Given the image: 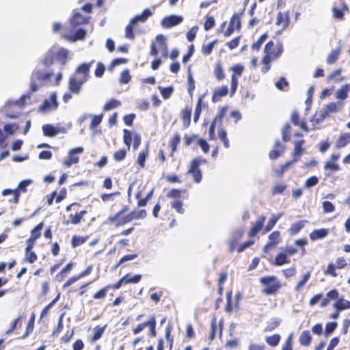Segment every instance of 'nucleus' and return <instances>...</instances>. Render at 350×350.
<instances>
[{
    "label": "nucleus",
    "mask_w": 350,
    "mask_h": 350,
    "mask_svg": "<svg viewBox=\"0 0 350 350\" xmlns=\"http://www.w3.org/2000/svg\"><path fill=\"white\" fill-rule=\"evenodd\" d=\"M54 75L53 70L50 68L44 67L40 64L33 71L30 81V93L23 95V105L31 103V94L36 92L40 87L50 82L51 77Z\"/></svg>",
    "instance_id": "obj_1"
},
{
    "label": "nucleus",
    "mask_w": 350,
    "mask_h": 350,
    "mask_svg": "<svg viewBox=\"0 0 350 350\" xmlns=\"http://www.w3.org/2000/svg\"><path fill=\"white\" fill-rule=\"evenodd\" d=\"M67 49H51L45 56L42 59V64L46 68H50L53 64L55 60H57L64 66L66 64V59L68 55Z\"/></svg>",
    "instance_id": "obj_2"
},
{
    "label": "nucleus",
    "mask_w": 350,
    "mask_h": 350,
    "mask_svg": "<svg viewBox=\"0 0 350 350\" xmlns=\"http://www.w3.org/2000/svg\"><path fill=\"white\" fill-rule=\"evenodd\" d=\"M260 282L265 286L262 293L267 295L275 293L281 288L275 276L262 277L260 279Z\"/></svg>",
    "instance_id": "obj_3"
},
{
    "label": "nucleus",
    "mask_w": 350,
    "mask_h": 350,
    "mask_svg": "<svg viewBox=\"0 0 350 350\" xmlns=\"http://www.w3.org/2000/svg\"><path fill=\"white\" fill-rule=\"evenodd\" d=\"M57 96L55 92L51 93L49 98H46L40 107L42 112H49L55 110L58 107Z\"/></svg>",
    "instance_id": "obj_4"
},
{
    "label": "nucleus",
    "mask_w": 350,
    "mask_h": 350,
    "mask_svg": "<svg viewBox=\"0 0 350 350\" xmlns=\"http://www.w3.org/2000/svg\"><path fill=\"white\" fill-rule=\"evenodd\" d=\"M83 152V148L77 147L71 149L68 152V155L66 159L63 161V165L67 167H70L71 165L78 163L79 158L78 154H82Z\"/></svg>",
    "instance_id": "obj_5"
},
{
    "label": "nucleus",
    "mask_w": 350,
    "mask_h": 350,
    "mask_svg": "<svg viewBox=\"0 0 350 350\" xmlns=\"http://www.w3.org/2000/svg\"><path fill=\"white\" fill-rule=\"evenodd\" d=\"M18 129L15 124H6L3 126V131L0 129V146L5 148L7 146L6 139L8 136L13 135Z\"/></svg>",
    "instance_id": "obj_6"
},
{
    "label": "nucleus",
    "mask_w": 350,
    "mask_h": 350,
    "mask_svg": "<svg viewBox=\"0 0 350 350\" xmlns=\"http://www.w3.org/2000/svg\"><path fill=\"white\" fill-rule=\"evenodd\" d=\"M241 28V18L239 14H234L230 19L229 25L225 31L224 36H230L234 30H239Z\"/></svg>",
    "instance_id": "obj_7"
},
{
    "label": "nucleus",
    "mask_w": 350,
    "mask_h": 350,
    "mask_svg": "<svg viewBox=\"0 0 350 350\" xmlns=\"http://www.w3.org/2000/svg\"><path fill=\"white\" fill-rule=\"evenodd\" d=\"M280 241V233L279 231H274L269 236V241L263 247V252L268 253L269 250L274 247Z\"/></svg>",
    "instance_id": "obj_8"
},
{
    "label": "nucleus",
    "mask_w": 350,
    "mask_h": 350,
    "mask_svg": "<svg viewBox=\"0 0 350 350\" xmlns=\"http://www.w3.org/2000/svg\"><path fill=\"white\" fill-rule=\"evenodd\" d=\"M183 21V17L176 15H171L165 17L161 21V25L166 28L178 25Z\"/></svg>",
    "instance_id": "obj_9"
},
{
    "label": "nucleus",
    "mask_w": 350,
    "mask_h": 350,
    "mask_svg": "<svg viewBox=\"0 0 350 350\" xmlns=\"http://www.w3.org/2000/svg\"><path fill=\"white\" fill-rule=\"evenodd\" d=\"M22 189V180L20 181L18 184L17 188L15 189H6L3 190L2 194L3 196L7 195H12L13 197L12 199H10L9 201L10 202L17 203L20 197V191L19 190Z\"/></svg>",
    "instance_id": "obj_10"
},
{
    "label": "nucleus",
    "mask_w": 350,
    "mask_h": 350,
    "mask_svg": "<svg viewBox=\"0 0 350 350\" xmlns=\"http://www.w3.org/2000/svg\"><path fill=\"white\" fill-rule=\"evenodd\" d=\"M285 151V146L278 140L275 142L273 148L269 152V157L271 159H275L280 157Z\"/></svg>",
    "instance_id": "obj_11"
},
{
    "label": "nucleus",
    "mask_w": 350,
    "mask_h": 350,
    "mask_svg": "<svg viewBox=\"0 0 350 350\" xmlns=\"http://www.w3.org/2000/svg\"><path fill=\"white\" fill-rule=\"evenodd\" d=\"M289 24V13L278 12L275 25L278 27H281V31L286 29Z\"/></svg>",
    "instance_id": "obj_12"
},
{
    "label": "nucleus",
    "mask_w": 350,
    "mask_h": 350,
    "mask_svg": "<svg viewBox=\"0 0 350 350\" xmlns=\"http://www.w3.org/2000/svg\"><path fill=\"white\" fill-rule=\"evenodd\" d=\"M83 85V81L77 80L74 77H70L68 89L72 93L75 94H79L81 92Z\"/></svg>",
    "instance_id": "obj_13"
},
{
    "label": "nucleus",
    "mask_w": 350,
    "mask_h": 350,
    "mask_svg": "<svg viewBox=\"0 0 350 350\" xmlns=\"http://www.w3.org/2000/svg\"><path fill=\"white\" fill-rule=\"evenodd\" d=\"M228 88L227 86H221L219 88L215 90L213 92V96H212V100L213 103L218 102L221 97L225 96L228 94Z\"/></svg>",
    "instance_id": "obj_14"
},
{
    "label": "nucleus",
    "mask_w": 350,
    "mask_h": 350,
    "mask_svg": "<svg viewBox=\"0 0 350 350\" xmlns=\"http://www.w3.org/2000/svg\"><path fill=\"white\" fill-rule=\"evenodd\" d=\"M319 301H320V305L321 307L326 306L329 302V301L328 300L327 298L323 297V294L320 293V294L315 295L310 299V306H313L314 305H315L316 304H317Z\"/></svg>",
    "instance_id": "obj_15"
},
{
    "label": "nucleus",
    "mask_w": 350,
    "mask_h": 350,
    "mask_svg": "<svg viewBox=\"0 0 350 350\" xmlns=\"http://www.w3.org/2000/svg\"><path fill=\"white\" fill-rule=\"evenodd\" d=\"M265 220V217L262 216L256 221V223L253 225V226L251 228L249 232V235L250 237L256 236L258 232L262 229L264 225Z\"/></svg>",
    "instance_id": "obj_16"
},
{
    "label": "nucleus",
    "mask_w": 350,
    "mask_h": 350,
    "mask_svg": "<svg viewBox=\"0 0 350 350\" xmlns=\"http://www.w3.org/2000/svg\"><path fill=\"white\" fill-rule=\"evenodd\" d=\"M152 15V12L149 9H145L141 14L137 15L131 19V23L136 25L138 22L144 23Z\"/></svg>",
    "instance_id": "obj_17"
},
{
    "label": "nucleus",
    "mask_w": 350,
    "mask_h": 350,
    "mask_svg": "<svg viewBox=\"0 0 350 350\" xmlns=\"http://www.w3.org/2000/svg\"><path fill=\"white\" fill-rule=\"evenodd\" d=\"M92 62H90V63H83V64H80L76 69L75 70V73H77V75H83V76H85L86 77H90V75H89V72H90V67H91V65H92Z\"/></svg>",
    "instance_id": "obj_18"
},
{
    "label": "nucleus",
    "mask_w": 350,
    "mask_h": 350,
    "mask_svg": "<svg viewBox=\"0 0 350 350\" xmlns=\"http://www.w3.org/2000/svg\"><path fill=\"white\" fill-rule=\"evenodd\" d=\"M86 36V31L83 29H79L77 31L75 34L68 36L66 35L65 38L72 42H76L78 40H83Z\"/></svg>",
    "instance_id": "obj_19"
},
{
    "label": "nucleus",
    "mask_w": 350,
    "mask_h": 350,
    "mask_svg": "<svg viewBox=\"0 0 350 350\" xmlns=\"http://www.w3.org/2000/svg\"><path fill=\"white\" fill-rule=\"evenodd\" d=\"M350 91V84H346L338 89L336 93L335 96L338 99L345 100L347 98V94Z\"/></svg>",
    "instance_id": "obj_20"
},
{
    "label": "nucleus",
    "mask_w": 350,
    "mask_h": 350,
    "mask_svg": "<svg viewBox=\"0 0 350 350\" xmlns=\"http://www.w3.org/2000/svg\"><path fill=\"white\" fill-rule=\"evenodd\" d=\"M328 234V230L327 229H319L314 230L310 234V238L311 240L314 241L325 237Z\"/></svg>",
    "instance_id": "obj_21"
},
{
    "label": "nucleus",
    "mask_w": 350,
    "mask_h": 350,
    "mask_svg": "<svg viewBox=\"0 0 350 350\" xmlns=\"http://www.w3.org/2000/svg\"><path fill=\"white\" fill-rule=\"evenodd\" d=\"M350 143V134L349 133H342L340 135L339 138L337 139L336 142V146L337 148H342L347 146Z\"/></svg>",
    "instance_id": "obj_22"
},
{
    "label": "nucleus",
    "mask_w": 350,
    "mask_h": 350,
    "mask_svg": "<svg viewBox=\"0 0 350 350\" xmlns=\"http://www.w3.org/2000/svg\"><path fill=\"white\" fill-rule=\"evenodd\" d=\"M341 51V44H339L337 49L333 50L327 57V63L328 64H334L339 57Z\"/></svg>",
    "instance_id": "obj_23"
},
{
    "label": "nucleus",
    "mask_w": 350,
    "mask_h": 350,
    "mask_svg": "<svg viewBox=\"0 0 350 350\" xmlns=\"http://www.w3.org/2000/svg\"><path fill=\"white\" fill-rule=\"evenodd\" d=\"M283 215V213H278V215H273L269 219L267 224L264 233L269 232L275 225L278 219Z\"/></svg>",
    "instance_id": "obj_24"
},
{
    "label": "nucleus",
    "mask_w": 350,
    "mask_h": 350,
    "mask_svg": "<svg viewBox=\"0 0 350 350\" xmlns=\"http://www.w3.org/2000/svg\"><path fill=\"white\" fill-rule=\"evenodd\" d=\"M70 22L73 26H76L88 23V18L79 12H75Z\"/></svg>",
    "instance_id": "obj_25"
},
{
    "label": "nucleus",
    "mask_w": 350,
    "mask_h": 350,
    "mask_svg": "<svg viewBox=\"0 0 350 350\" xmlns=\"http://www.w3.org/2000/svg\"><path fill=\"white\" fill-rule=\"evenodd\" d=\"M213 73L218 81H221L225 79L226 75L224 72L221 63L220 62L216 63L214 68Z\"/></svg>",
    "instance_id": "obj_26"
},
{
    "label": "nucleus",
    "mask_w": 350,
    "mask_h": 350,
    "mask_svg": "<svg viewBox=\"0 0 350 350\" xmlns=\"http://www.w3.org/2000/svg\"><path fill=\"white\" fill-rule=\"evenodd\" d=\"M156 41L158 42L160 49L163 51V56L167 57V47L165 37L163 35H158L156 37Z\"/></svg>",
    "instance_id": "obj_27"
},
{
    "label": "nucleus",
    "mask_w": 350,
    "mask_h": 350,
    "mask_svg": "<svg viewBox=\"0 0 350 350\" xmlns=\"http://www.w3.org/2000/svg\"><path fill=\"white\" fill-rule=\"evenodd\" d=\"M44 135L49 137H53L59 133V130L51 124H45L42 126Z\"/></svg>",
    "instance_id": "obj_28"
},
{
    "label": "nucleus",
    "mask_w": 350,
    "mask_h": 350,
    "mask_svg": "<svg viewBox=\"0 0 350 350\" xmlns=\"http://www.w3.org/2000/svg\"><path fill=\"white\" fill-rule=\"evenodd\" d=\"M312 337L309 331H304L299 336V342L301 345L308 346L310 345Z\"/></svg>",
    "instance_id": "obj_29"
},
{
    "label": "nucleus",
    "mask_w": 350,
    "mask_h": 350,
    "mask_svg": "<svg viewBox=\"0 0 350 350\" xmlns=\"http://www.w3.org/2000/svg\"><path fill=\"white\" fill-rule=\"evenodd\" d=\"M334 306L337 308L338 310L349 309L350 308V301L343 299H340L334 303Z\"/></svg>",
    "instance_id": "obj_30"
},
{
    "label": "nucleus",
    "mask_w": 350,
    "mask_h": 350,
    "mask_svg": "<svg viewBox=\"0 0 350 350\" xmlns=\"http://www.w3.org/2000/svg\"><path fill=\"white\" fill-rule=\"evenodd\" d=\"M343 107V103L339 102V103H329L326 106H325V108L327 111L329 113L336 112L340 109H341Z\"/></svg>",
    "instance_id": "obj_31"
},
{
    "label": "nucleus",
    "mask_w": 350,
    "mask_h": 350,
    "mask_svg": "<svg viewBox=\"0 0 350 350\" xmlns=\"http://www.w3.org/2000/svg\"><path fill=\"white\" fill-rule=\"evenodd\" d=\"M289 262L290 260L288 259L286 254L283 252L279 253L275 258V264L278 266L283 265Z\"/></svg>",
    "instance_id": "obj_32"
},
{
    "label": "nucleus",
    "mask_w": 350,
    "mask_h": 350,
    "mask_svg": "<svg viewBox=\"0 0 350 350\" xmlns=\"http://www.w3.org/2000/svg\"><path fill=\"white\" fill-rule=\"evenodd\" d=\"M347 6L343 3H341V8L334 7L332 9L334 17L338 19H342L344 16L343 10H347Z\"/></svg>",
    "instance_id": "obj_33"
},
{
    "label": "nucleus",
    "mask_w": 350,
    "mask_h": 350,
    "mask_svg": "<svg viewBox=\"0 0 350 350\" xmlns=\"http://www.w3.org/2000/svg\"><path fill=\"white\" fill-rule=\"evenodd\" d=\"M191 110L190 109H184L182 111V119L185 127H188L191 121Z\"/></svg>",
    "instance_id": "obj_34"
},
{
    "label": "nucleus",
    "mask_w": 350,
    "mask_h": 350,
    "mask_svg": "<svg viewBox=\"0 0 350 350\" xmlns=\"http://www.w3.org/2000/svg\"><path fill=\"white\" fill-rule=\"evenodd\" d=\"M310 278V272H306L304 274L301 280L296 284L295 290L296 291H299L301 288L305 286L307 282L309 280Z\"/></svg>",
    "instance_id": "obj_35"
},
{
    "label": "nucleus",
    "mask_w": 350,
    "mask_h": 350,
    "mask_svg": "<svg viewBox=\"0 0 350 350\" xmlns=\"http://www.w3.org/2000/svg\"><path fill=\"white\" fill-rule=\"evenodd\" d=\"M106 325H104L103 327H99L96 326L93 329V337H92V341L95 342L98 340H99L103 334H104L105 329Z\"/></svg>",
    "instance_id": "obj_36"
},
{
    "label": "nucleus",
    "mask_w": 350,
    "mask_h": 350,
    "mask_svg": "<svg viewBox=\"0 0 350 350\" xmlns=\"http://www.w3.org/2000/svg\"><path fill=\"white\" fill-rule=\"evenodd\" d=\"M180 142V135L178 133H176L170 141V146L172 148V154L177 150V146Z\"/></svg>",
    "instance_id": "obj_37"
},
{
    "label": "nucleus",
    "mask_w": 350,
    "mask_h": 350,
    "mask_svg": "<svg viewBox=\"0 0 350 350\" xmlns=\"http://www.w3.org/2000/svg\"><path fill=\"white\" fill-rule=\"evenodd\" d=\"M133 220V217L131 213L126 216H120L118 219H116L113 223H116V226L124 225Z\"/></svg>",
    "instance_id": "obj_38"
},
{
    "label": "nucleus",
    "mask_w": 350,
    "mask_h": 350,
    "mask_svg": "<svg viewBox=\"0 0 350 350\" xmlns=\"http://www.w3.org/2000/svg\"><path fill=\"white\" fill-rule=\"evenodd\" d=\"M306 223V221H299L292 224L289 230L290 232L293 234L297 233L300 230H301L305 226Z\"/></svg>",
    "instance_id": "obj_39"
},
{
    "label": "nucleus",
    "mask_w": 350,
    "mask_h": 350,
    "mask_svg": "<svg viewBox=\"0 0 350 350\" xmlns=\"http://www.w3.org/2000/svg\"><path fill=\"white\" fill-rule=\"evenodd\" d=\"M142 278L141 275H135L133 276H130L129 275H126L123 278H122V281H124V284L129 283H138Z\"/></svg>",
    "instance_id": "obj_40"
},
{
    "label": "nucleus",
    "mask_w": 350,
    "mask_h": 350,
    "mask_svg": "<svg viewBox=\"0 0 350 350\" xmlns=\"http://www.w3.org/2000/svg\"><path fill=\"white\" fill-rule=\"evenodd\" d=\"M34 322H35V314H34V313H32L31 315V317L27 323L25 334H23V338L27 337L30 333H31L33 332V327H34Z\"/></svg>",
    "instance_id": "obj_41"
},
{
    "label": "nucleus",
    "mask_w": 350,
    "mask_h": 350,
    "mask_svg": "<svg viewBox=\"0 0 350 350\" xmlns=\"http://www.w3.org/2000/svg\"><path fill=\"white\" fill-rule=\"evenodd\" d=\"M21 319V317H20V316L18 317H17L16 319H14L12 322L10 328L5 331V334H11L12 333H13L14 332V330H16L17 328H19L21 327V324L19 323Z\"/></svg>",
    "instance_id": "obj_42"
},
{
    "label": "nucleus",
    "mask_w": 350,
    "mask_h": 350,
    "mask_svg": "<svg viewBox=\"0 0 350 350\" xmlns=\"http://www.w3.org/2000/svg\"><path fill=\"white\" fill-rule=\"evenodd\" d=\"M280 340V336L279 334H274L271 336H267L266 338V342L267 343L271 346V347H275L278 345Z\"/></svg>",
    "instance_id": "obj_43"
},
{
    "label": "nucleus",
    "mask_w": 350,
    "mask_h": 350,
    "mask_svg": "<svg viewBox=\"0 0 350 350\" xmlns=\"http://www.w3.org/2000/svg\"><path fill=\"white\" fill-rule=\"evenodd\" d=\"M291 125L288 123H286L282 129V139L284 142H288L291 139Z\"/></svg>",
    "instance_id": "obj_44"
},
{
    "label": "nucleus",
    "mask_w": 350,
    "mask_h": 350,
    "mask_svg": "<svg viewBox=\"0 0 350 350\" xmlns=\"http://www.w3.org/2000/svg\"><path fill=\"white\" fill-rule=\"evenodd\" d=\"M135 25V23H131V21L129 24L125 28V37L130 40H134L135 34L133 33V27Z\"/></svg>",
    "instance_id": "obj_45"
},
{
    "label": "nucleus",
    "mask_w": 350,
    "mask_h": 350,
    "mask_svg": "<svg viewBox=\"0 0 350 350\" xmlns=\"http://www.w3.org/2000/svg\"><path fill=\"white\" fill-rule=\"evenodd\" d=\"M121 105V102L116 99H111L110 101L107 103L104 107V111H109L112 109L119 107Z\"/></svg>",
    "instance_id": "obj_46"
},
{
    "label": "nucleus",
    "mask_w": 350,
    "mask_h": 350,
    "mask_svg": "<svg viewBox=\"0 0 350 350\" xmlns=\"http://www.w3.org/2000/svg\"><path fill=\"white\" fill-rule=\"evenodd\" d=\"M148 154V147H146V150L142 151L139 154L138 158H137V163L140 165L141 167H144L145 165V162L146 160V158Z\"/></svg>",
    "instance_id": "obj_47"
},
{
    "label": "nucleus",
    "mask_w": 350,
    "mask_h": 350,
    "mask_svg": "<svg viewBox=\"0 0 350 350\" xmlns=\"http://www.w3.org/2000/svg\"><path fill=\"white\" fill-rule=\"evenodd\" d=\"M303 142H304V141H301V142H299L295 144L294 151L293 152V158H297L298 159V158L304 152V149L301 147Z\"/></svg>",
    "instance_id": "obj_48"
},
{
    "label": "nucleus",
    "mask_w": 350,
    "mask_h": 350,
    "mask_svg": "<svg viewBox=\"0 0 350 350\" xmlns=\"http://www.w3.org/2000/svg\"><path fill=\"white\" fill-rule=\"evenodd\" d=\"M171 206L174 208L177 213L180 214L184 213V208H183V202L180 200H175L171 203Z\"/></svg>",
    "instance_id": "obj_49"
},
{
    "label": "nucleus",
    "mask_w": 350,
    "mask_h": 350,
    "mask_svg": "<svg viewBox=\"0 0 350 350\" xmlns=\"http://www.w3.org/2000/svg\"><path fill=\"white\" fill-rule=\"evenodd\" d=\"M217 42V40H215L213 42H210L209 44L204 45L202 48V53L206 55L211 54Z\"/></svg>",
    "instance_id": "obj_50"
},
{
    "label": "nucleus",
    "mask_w": 350,
    "mask_h": 350,
    "mask_svg": "<svg viewBox=\"0 0 350 350\" xmlns=\"http://www.w3.org/2000/svg\"><path fill=\"white\" fill-rule=\"evenodd\" d=\"M159 90L164 99L169 98L173 92L172 87H167V88L159 87Z\"/></svg>",
    "instance_id": "obj_51"
},
{
    "label": "nucleus",
    "mask_w": 350,
    "mask_h": 350,
    "mask_svg": "<svg viewBox=\"0 0 350 350\" xmlns=\"http://www.w3.org/2000/svg\"><path fill=\"white\" fill-rule=\"evenodd\" d=\"M324 169L325 170H329L330 172H336L339 170L340 167L339 165L335 162H333L332 161H328L325 163Z\"/></svg>",
    "instance_id": "obj_52"
},
{
    "label": "nucleus",
    "mask_w": 350,
    "mask_h": 350,
    "mask_svg": "<svg viewBox=\"0 0 350 350\" xmlns=\"http://www.w3.org/2000/svg\"><path fill=\"white\" fill-rule=\"evenodd\" d=\"M127 150V149H121L115 152L113 154V159L117 161H122L126 155Z\"/></svg>",
    "instance_id": "obj_53"
},
{
    "label": "nucleus",
    "mask_w": 350,
    "mask_h": 350,
    "mask_svg": "<svg viewBox=\"0 0 350 350\" xmlns=\"http://www.w3.org/2000/svg\"><path fill=\"white\" fill-rule=\"evenodd\" d=\"M267 38V35L266 33L262 35L256 42H254L252 48L254 50L258 51L262 45V44L265 41Z\"/></svg>",
    "instance_id": "obj_54"
},
{
    "label": "nucleus",
    "mask_w": 350,
    "mask_h": 350,
    "mask_svg": "<svg viewBox=\"0 0 350 350\" xmlns=\"http://www.w3.org/2000/svg\"><path fill=\"white\" fill-rule=\"evenodd\" d=\"M86 213L85 211H82L79 213L75 214V215H70V222L73 224H77L81 222V220L83 215Z\"/></svg>",
    "instance_id": "obj_55"
},
{
    "label": "nucleus",
    "mask_w": 350,
    "mask_h": 350,
    "mask_svg": "<svg viewBox=\"0 0 350 350\" xmlns=\"http://www.w3.org/2000/svg\"><path fill=\"white\" fill-rule=\"evenodd\" d=\"M124 142L127 146V150H130L131 144L132 142L131 133L129 131L124 129Z\"/></svg>",
    "instance_id": "obj_56"
},
{
    "label": "nucleus",
    "mask_w": 350,
    "mask_h": 350,
    "mask_svg": "<svg viewBox=\"0 0 350 350\" xmlns=\"http://www.w3.org/2000/svg\"><path fill=\"white\" fill-rule=\"evenodd\" d=\"M72 267V263H68L61 271L59 274L56 275V278L61 280L62 278H64V276L66 275L68 272H69Z\"/></svg>",
    "instance_id": "obj_57"
},
{
    "label": "nucleus",
    "mask_w": 350,
    "mask_h": 350,
    "mask_svg": "<svg viewBox=\"0 0 350 350\" xmlns=\"http://www.w3.org/2000/svg\"><path fill=\"white\" fill-rule=\"evenodd\" d=\"M131 80V75L129 70H124L122 73L120 79V82L126 84Z\"/></svg>",
    "instance_id": "obj_58"
},
{
    "label": "nucleus",
    "mask_w": 350,
    "mask_h": 350,
    "mask_svg": "<svg viewBox=\"0 0 350 350\" xmlns=\"http://www.w3.org/2000/svg\"><path fill=\"white\" fill-rule=\"evenodd\" d=\"M336 327H337V323L336 322H330V323H327V325L325 326V335L326 336H328L336 329Z\"/></svg>",
    "instance_id": "obj_59"
},
{
    "label": "nucleus",
    "mask_w": 350,
    "mask_h": 350,
    "mask_svg": "<svg viewBox=\"0 0 350 350\" xmlns=\"http://www.w3.org/2000/svg\"><path fill=\"white\" fill-rule=\"evenodd\" d=\"M336 268V267L334 264L329 263L327 265V269L324 271V274L325 275H330L332 277H336L337 276V273L335 271V269Z\"/></svg>",
    "instance_id": "obj_60"
},
{
    "label": "nucleus",
    "mask_w": 350,
    "mask_h": 350,
    "mask_svg": "<svg viewBox=\"0 0 350 350\" xmlns=\"http://www.w3.org/2000/svg\"><path fill=\"white\" fill-rule=\"evenodd\" d=\"M198 29V27L197 26H194L187 31V38L189 42H191L195 39Z\"/></svg>",
    "instance_id": "obj_61"
},
{
    "label": "nucleus",
    "mask_w": 350,
    "mask_h": 350,
    "mask_svg": "<svg viewBox=\"0 0 350 350\" xmlns=\"http://www.w3.org/2000/svg\"><path fill=\"white\" fill-rule=\"evenodd\" d=\"M230 70L233 71L234 74L237 77H241L244 70V66L241 64H237L230 68Z\"/></svg>",
    "instance_id": "obj_62"
},
{
    "label": "nucleus",
    "mask_w": 350,
    "mask_h": 350,
    "mask_svg": "<svg viewBox=\"0 0 350 350\" xmlns=\"http://www.w3.org/2000/svg\"><path fill=\"white\" fill-rule=\"evenodd\" d=\"M215 19L213 16H208L206 18L204 24V28L206 31H208L211 29L212 27L215 25Z\"/></svg>",
    "instance_id": "obj_63"
},
{
    "label": "nucleus",
    "mask_w": 350,
    "mask_h": 350,
    "mask_svg": "<svg viewBox=\"0 0 350 350\" xmlns=\"http://www.w3.org/2000/svg\"><path fill=\"white\" fill-rule=\"evenodd\" d=\"M323 208L325 213H332L335 210V206L329 201H324L323 202Z\"/></svg>",
    "instance_id": "obj_64"
}]
</instances>
